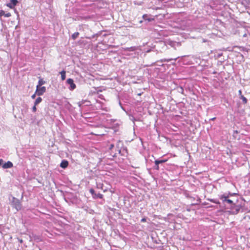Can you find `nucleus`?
<instances>
[{"mask_svg": "<svg viewBox=\"0 0 250 250\" xmlns=\"http://www.w3.org/2000/svg\"><path fill=\"white\" fill-rule=\"evenodd\" d=\"M116 148L118 149V153L121 155H125L127 153L126 148L123 147V144L120 141H118L117 142Z\"/></svg>", "mask_w": 250, "mask_h": 250, "instance_id": "1", "label": "nucleus"}, {"mask_svg": "<svg viewBox=\"0 0 250 250\" xmlns=\"http://www.w3.org/2000/svg\"><path fill=\"white\" fill-rule=\"evenodd\" d=\"M232 195V193H229L228 194L227 193L223 194L220 196V198L222 200L223 202H227L228 204L233 205V202L232 200L229 199L228 198L229 196Z\"/></svg>", "mask_w": 250, "mask_h": 250, "instance_id": "2", "label": "nucleus"}, {"mask_svg": "<svg viewBox=\"0 0 250 250\" xmlns=\"http://www.w3.org/2000/svg\"><path fill=\"white\" fill-rule=\"evenodd\" d=\"M12 205L17 210H19L21 208V204L20 200L15 197L12 198Z\"/></svg>", "mask_w": 250, "mask_h": 250, "instance_id": "3", "label": "nucleus"}, {"mask_svg": "<svg viewBox=\"0 0 250 250\" xmlns=\"http://www.w3.org/2000/svg\"><path fill=\"white\" fill-rule=\"evenodd\" d=\"M241 208V206L233 204V205H232L231 207V210L229 211V212L232 214H237L239 212Z\"/></svg>", "mask_w": 250, "mask_h": 250, "instance_id": "4", "label": "nucleus"}, {"mask_svg": "<svg viewBox=\"0 0 250 250\" xmlns=\"http://www.w3.org/2000/svg\"><path fill=\"white\" fill-rule=\"evenodd\" d=\"M66 83L70 85L68 87L70 90H73L76 87V84L74 83V81L72 79H68L66 80Z\"/></svg>", "mask_w": 250, "mask_h": 250, "instance_id": "5", "label": "nucleus"}, {"mask_svg": "<svg viewBox=\"0 0 250 250\" xmlns=\"http://www.w3.org/2000/svg\"><path fill=\"white\" fill-rule=\"evenodd\" d=\"M45 91L46 88L45 86H37L36 93L38 96L43 95V94L45 92Z\"/></svg>", "mask_w": 250, "mask_h": 250, "instance_id": "6", "label": "nucleus"}, {"mask_svg": "<svg viewBox=\"0 0 250 250\" xmlns=\"http://www.w3.org/2000/svg\"><path fill=\"white\" fill-rule=\"evenodd\" d=\"M89 192H90V193L92 194L94 198H99L100 199H102L103 197V194L100 193H96L95 192L94 190L92 188L90 189Z\"/></svg>", "mask_w": 250, "mask_h": 250, "instance_id": "7", "label": "nucleus"}, {"mask_svg": "<svg viewBox=\"0 0 250 250\" xmlns=\"http://www.w3.org/2000/svg\"><path fill=\"white\" fill-rule=\"evenodd\" d=\"M18 3L17 0H10V2L7 3L6 6L11 9L13 8Z\"/></svg>", "mask_w": 250, "mask_h": 250, "instance_id": "8", "label": "nucleus"}, {"mask_svg": "<svg viewBox=\"0 0 250 250\" xmlns=\"http://www.w3.org/2000/svg\"><path fill=\"white\" fill-rule=\"evenodd\" d=\"M13 165L12 162L10 161H8L6 163L3 164L2 165V167L3 169L10 168L13 167Z\"/></svg>", "mask_w": 250, "mask_h": 250, "instance_id": "9", "label": "nucleus"}, {"mask_svg": "<svg viewBox=\"0 0 250 250\" xmlns=\"http://www.w3.org/2000/svg\"><path fill=\"white\" fill-rule=\"evenodd\" d=\"M4 16L5 17H10L11 15L10 13H5L4 11L2 10H0V17Z\"/></svg>", "mask_w": 250, "mask_h": 250, "instance_id": "10", "label": "nucleus"}, {"mask_svg": "<svg viewBox=\"0 0 250 250\" xmlns=\"http://www.w3.org/2000/svg\"><path fill=\"white\" fill-rule=\"evenodd\" d=\"M68 165V162L66 160H62L60 166L62 168H66Z\"/></svg>", "mask_w": 250, "mask_h": 250, "instance_id": "11", "label": "nucleus"}, {"mask_svg": "<svg viewBox=\"0 0 250 250\" xmlns=\"http://www.w3.org/2000/svg\"><path fill=\"white\" fill-rule=\"evenodd\" d=\"M60 74L61 75V79L62 81H63L66 78V72L64 70H62L60 72Z\"/></svg>", "mask_w": 250, "mask_h": 250, "instance_id": "12", "label": "nucleus"}, {"mask_svg": "<svg viewBox=\"0 0 250 250\" xmlns=\"http://www.w3.org/2000/svg\"><path fill=\"white\" fill-rule=\"evenodd\" d=\"M143 18L145 21H151L154 20V18H148L147 15L146 14H145L143 16Z\"/></svg>", "mask_w": 250, "mask_h": 250, "instance_id": "13", "label": "nucleus"}, {"mask_svg": "<svg viewBox=\"0 0 250 250\" xmlns=\"http://www.w3.org/2000/svg\"><path fill=\"white\" fill-rule=\"evenodd\" d=\"M166 161H167V160H157L155 161V164H156V165H157V164L159 165L160 164L165 163Z\"/></svg>", "mask_w": 250, "mask_h": 250, "instance_id": "14", "label": "nucleus"}, {"mask_svg": "<svg viewBox=\"0 0 250 250\" xmlns=\"http://www.w3.org/2000/svg\"><path fill=\"white\" fill-rule=\"evenodd\" d=\"M42 98H41V97L37 98L34 102V104H35V105H38L39 104H40L42 102Z\"/></svg>", "mask_w": 250, "mask_h": 250, "instance_id": "15", "label": "nucleus"}, {"mask_svg": "<svg viewBox=\"0 0 250 250\" xmlns=\"http://www.w3.org/2000/svg\"><path fill=\"white\" fill-rule=\"evenodd\" d=\"M45 83V81H43L42 79H40L38 82V84L37 86H41L42 85L44 84Z\"/></svg>", "mask_w": 250, "mask_h": 250, "instance_id": "16", "label": "nucleus"}, {"mask_svg": "<svg viewBox=\"0 0 250 250\" xmlns=\"http://www.w3.org/2000/svg\"><path fill=\"white\" fill-rule=\"evenodd\" d=\"M79 32H75L72 35V38L73 40H75L79 36Z\"/></svg>", "mask_w": 250, "mask_h": 250, "instance_id": "17", "label": "nucleus"}, {"mask_svg": "<svg viewBox=\"0 0 250 250\" xmlns=\"http://www.w3.org/2000/svg\"><path fill=\"white\" fill-rule=\"evenodd\" d=\"M240 98L242 100L243 102L244 103V104H245L247 103V102H248L247 99L244 96L241 95V96L240 97Z\"/></svg>", "mask_w": 250, "mask_h": 250, "instance_id": "18", "label": "nucleus"}, {"mask_svg": "<svg viewBox=\"0 0 250 250\" xmlns=\"http://www.w3.org/2000/svg\"><path fill=\"white\" fill-rule=\"evenodd\" d=\"M240 50L243 52H247L248 50L244 47H239Z\"/></svg>", "mask_w": 250, "mask_h": 250, "instance_id": "19", "label": "nucleus"}, {"mask_svg": "<svg viewBox=\"0 0 250 250\" xmlns=\"http://www.w3.org/2000/svg\"><path fill=\"white\" fill-rule=\"evenodd\" d=\"M32 110L33 112H36L37 110L36 105L34 104V106L32 107Z\"/></svg>", "mask_w": 250, "mask_h": 250, "instance_id": "20", "label": "nucleus"}, {"mask_svg": "<svg viewBox=\"0 0 250 250\" xmlns=\"http://www.w3.org/2000/svg\"><path fill=\"white\" fill-rule=\"evenodd\" d=\"M154 168V169H155L156 170H159V165L157 164V165H156V164H155Z\"/></svg>", "mask_w": 250, "mask_h": 250, "instance_id": "21", "label": "nucleus"}, {"mask_svg": "<svg viewBox=\"0 0 250 250\" xmlns=\"http://www.w3.org/2000/svg\"><path fill=\"white\" fill-rule=\"evenodd\" d=\"M210 201L213 202V203H216V204H218L219 203V202L216 201V200L215 199H211Z\"/></svg>", "mask_w": 250, "mask_h": 250, "instance_id": "22", "label": "nucleus"}, {"mask_svg": "<svg viewBox=\"0 0 250 250\" xmlns=\"http://www.w3.org/2000/svg\"><path fill=\"white\" fill-rule=\"evenodd\" d=\"M114 145L113 144H111L109 146V149L111 150L112 149H113L114 148Z\"/></svg>", "mask_w": 250, "mask_h": 250, "instance_id": "23", "label": "nucleus"}, {"mask_svg": "<svg viewBox=\"0 0 250 250\" xmlns=\"http://www.w3.org/2000/svg\"><path fill=\"white\" fill-rule=\"evenodd\" d=\"M3 160H2V159H0V167L1 166H2V165L3 164Z\"/></svg>", "mask_w": 250, "mask_h": 250, "instance_id": "24", "label": "nucleus"}, {"mask_svg": "<svg viewBox=\"0 0 250 250\" xmlns=\"http://www.w3.org/2000/svg\"><path fill=\"white\" fill-rule=\"evenodd\" d=\"M146 221V219L145 218H143L141 219V222H145Z\"/></svg>", "mask_w": 250, "mask_h": 250, "instance_id": "25", "label": "nucleus"}, {"mask_svg": "<svg viewBox=\"0 0 250 250\" xmlns=\"http://www.w3.org/2000/svg\"><path fill=\"white\" fill-rule=\"evenodd\" d=\"M31 97L32 99H35L36 97V94H34L33 95H32Z\"/></svg>", "mask_w": 250, "mask_h": 250, "instance_id": "26", "label": "nucleus"}, {"mask_svg": "<svg viewBox=\"0 0 250 250\" xmlns=\"http://www.w3.org/2000/svg\"><path fill=\"white\" fill-rule=\"evenodd\" d=\"M239 95H240V97L242 95V91L241 90H239Z\"/></svg>", "mask_w": 250, "mask_h": 250, "instance_id": "27", "label": "nucleus"}, {"mask_svg": "<svg viewBox=\"0 0 250 250\" xmlns=\"http://www.w3.org/2000/svg\"><path fill=\"white\" fill-rule=\"evenodd\" d=\"M19 241L21 243H22L23 242V241L21 239H20Z\"/></svg>", "mask_w": 250, "mask_h": 250, "instance_id": "28", "label": "nucleus"}, {"mask_svg": "<svg viewBox=\"0 0 250 250\" xmlns=\"http://www.w3.org/2000/svg\"><path fill=\"white\" fill-rule=\"evenodd\" d=\"M215 119V118H212L211 120H214Z\"/></svg>", "mask_w": 250, "mask_h": 250, "instance_id": "29", "label": "nucleus"}]
</instances>
